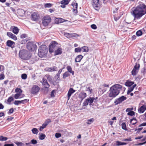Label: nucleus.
Returning a JSON list of instances; mask_svg holds the SVG:
<instances>
[{
	"label": "nucleus",
	"mask_w": 146,
	"mask_h": 146,
	"mask_svg": "<svg viewBox=\"0 0 146 146\" xmlns=\"http://www.w3.org/2000/svg\"><path fill=\"white\" fill-rule=\"evenodd\" d=\"M15 44V42L10 40H8L6 43V45L7 46L12 48L14 47Z\"/></svg>",
	"instance_id": "obj_19"
},
{
	"label": "nucleus",
	"mask_w": 146,
	"mask_h": 146,
	"mask_svg": "<svg viewBox=\"0 0 146 146\" xmlns=\"http://www.w3.org/2000/svg\"><path fill=\"white\" fill-rule=\"evenodd\" d=\"M27 77V75L25 74H23L21 75V78L23 79H25Z\"/></svg>",
	"instance_id": "obj_49"
},
{
	"label": "nucleus",
	"mask_w": 146,
	"mask_h": 146,
	"mask_svg": "<svg viewBox=\"0 0 146 146\" xmlns=\"http://www.w3.org/2000/svg\"><path fill=\"white\" fill-rule=\"evenodd\" d=\"M14 100L12 96L9 97L8 99L7 102H11Z\"/></svg>",
	"instance_id": "obj_48"
},
{
	"label": "nucleus",
	"mask_w": 146,
	"mask_h": 146,
	"mask_svg": "<svg viewBox=\"0 0 146 146\" xmlns=\"http://www.w3.org/2000/svg\"><path fill=\"white\" fill-rule=\"evenodd\" d=\"M134 84V82H133L130 81L129 80L127 81L125 83V85L127 86L130 87Z\"/></svg>",
	"instance_id": "obj_29"
},
{
	"label": "nucleus",
	"mask_w": 146,
	"mask_h": 146,
	"mask_svg": "<svg viewBox=\"0 0 146 146\" xmlns=\"http://www.w3.org/2000/svg\"><path fill=\"white\" fill-rule=\"evenodd\" d=\"M70 76V74L68 72H66L63 75V78L65 79L66 77Z\"/></svg>",
	"instance_id": "obj_35"
},
{
	"label": "nucleus",
	"mask_w": 146,
	"mask_h": 146,
	"mask_svg": "<svg viewBox=\"0 0 146 146\" xmlns=\"http://www.w3.org/2000/svg\"><path fill=\"white\" fill-rule=\"evenodd\" d=\"M72 5L73 6V12L77 13L78 4L76 2H73Z\"/></svg>",
	"instance_id": "obj_22"
},
{
	"label": "nucleus",
	"mask_w": 146,
	"mask_h": 146,
	"mask_svg": "<svg viewBox=\"0 0 146 146\" xmlns=\"http://www.w3.org/2000/svg\"><path fill=\"white\" fill-rule=\"evenodd\" d=\"M83 58V56L81 55H78L75 58V62H80Z\"/></svg>",
	"instance_id": "obj_28"
},
{
	"label": "nucleus",
	"mask_w": 146,
	"mask_h": 146,
	"mask_svg": "<svg viewBox=\"0 0 146 146\" xmlns=\"http://www.w3.org/2000/svg\"><path fill=\"white\" fill-rule=\"evenodd\" d=\"M8 138L7 137H4L3 136H0V141H5L7 140Z\"/></svg>",
	"instance_id": "obj_46"
},
{
	"label": "nucleus",
	"mask_w": 146,
	"mask_h": 146,
	"mask_svg": "<svg viewBox=\"0 0 146 146\" xmlns=\"http://www.w3.org/2000/svg\"><path fill=\"white\" fill-rule=\"evenodd\" d=\"M127 98L124 96H122L116 99L114 102L115 105H117L120 104L124 101L126 100Z\"/></svg>",
	"instance_id": "obj_12"
},
{
	"label": "nucleus",
	"mask_w": 146,
	"mask_h": 146,
	"mask_svg": "<svg viewBox=\"0 0 146 146\" xmlns=\"http://www.w3.org/2000/svg\"><path fill=\"white\" fill-rule=\"evenodd\" d=\"M92 4L93 7L97 10L100 6L99 0H93Z\"/></svg>",
	"instance_id": "obj_13"
},
{
	"label": "nucleus",
	"mask_w": 146,
	"mask_h": 146,
	"mask_svg": "<svg viewBox=\"0 0 146 146\" xmlns=\"http://www.w3.org/2000/svg\"><path fill=\"white\" fill-rule=\"evenodd\" d=\"M132 10L135 19H138L146 14V5L141 3L135 8H133Z\"/></svg>",
	"instance_id": "obj_1"
},
{
	"label": "nucleus",
	"mask_w": 146,
	"mask_h": 146,
	"mask_svg": "<svg viewBox=\"0 0 146 146\" xmlns=\"http://www.w3.org/2000/svg\"><path fill=\"white\" fill-rule=\"evenodd\" d=\"M87 96L86 93L84 92H81L79 94L78 97L80 99L81 101H82Z\"/></svg>",
	"instance_id": "obj_17"
},
{
	"label": "nucleus",
	"mask_w": 146,
	"mask_h": 146,
	"mask_svg": "<svg viewBox=\"0 0 146 146\" xmlns=\"http://www.w3.org/2000/svg\"><path fill=\"white\" fill-rule=\"evenodd\" d=\"M29 100L28 99H25L20 101V104H25Z\"/></svg>",
	"instance_id": "obj_43"
},
{
	"label": "nucleus",
	"mask_w": 146,
	"mask_h": 146,
	"mask_svg": "<svg viewBox=\"0 0 146 146\" xmlns=\"http://www.w3.org/2000/svg\"><path fill=\"white\" fill-rule=\"evenodd\" d=\"M136 35L137 36H140L142 35V32L141 30L137 31L136 33Z\"/></svg>",
	"instance_id": "obj_44"
},
{
	"label": "nucleus",
	"mask_w": 146,
	"mask_h": 146,
	"mask_svg": "<svg viewBox=\"0 0 146 146\" xmlns=\"http://www.w3.org/2000/svg\"><path fill=\"white\" fill-rule=\"evenodd\" d=\"M82 51V52H87L89 51L88 47L86 46H84L81 47Z\"/></svg>",
	"instance_id": "obj_31"
},
{
	"label": "nucleus",
	"mask_w": 146,
	"mask_h": 146,
	"mask_svg": "<svg viewBox=\"0 0 146 146\" xmlns=\"http://www.w3.org/2000/svg\"><path fill=\"white\" fill-rule=\"evenodd\" d=\"M101 86H102L103 87H105V88H106V89H107V90L109 88V85L108 84L104 83L103 85H101Z\"/></svg>",
	"instance_id": "obj_52"
},
{
	"label": "nucleus",
	"mask_w": 146,
	"mask_h": 146,
	"mask_svg": "<svg viewBox=\"0 0 146 146\" xmlns=\"http://www.w3.org/2000/svg\"><path fill=\"white\" fill-rule=\"evenodd\" d=\"M75 92V90H74L73 88H70L69 90L68 94L67 96L68 100H69L72 94Z\"/></svg>",
	"instance_id": "obj_20"
},
{
	"label": "nucleus",
	"mask_w": 146,
	"mask_h": 146,
	"mask_svg": "<svg viewBox=\"0 0 146 146\" xmlns=\"http://www.w3.org/2000/svg\"><path fill=\"white\" fill-rule=\"evenodd\" d=\"M107 90L106 88H105L102 86H101L98 89V93L100 95L102 94Z\"/></svg>",
	"instance_id": "obj_16"
},
{
	"label": "nucleus",
	"mask_w": 146,
	"mask_h": 146,
	"mask_svg": "<svg viewBox=\"0 0 146 146\" xmlns=\"http://www.w3.org/2000/svg\"><path fill=\"white\" fill-rule=\"evenodd\" d=\"M94 118H91L87 120L86 123L88 124H91L94 121Z\"/></svg>",
	"instance_id": "obj_36"
},
{
	"label": "nucleus",
	"mask_w": 146,
	"mask_h": 146,
	"mask_svg": "<svg viewBox=\"0 0 146 146\" xmlns=\"http://www.w3.org/2000/svg\"><path fill=\"white\" fill-rule=\"evenodd\" d=\"M146 104L143 100H142L139 105L141 106L138 109V110L139 113H143L146 110Z\"/></svg>",
	"instance_id": "obj_8"
},
{
	"label": "nucleus",
	"mask_w": 146,
	"mask_h": 146,
	"mask_svg": "<svg viewBox=\"0 0 146 146\" xmlns=\"http://www.w3.org/2000/svg\"><path fill=\"white\" fill-rule=\"evenodd\" d=\"M137 123L136 119L134 117L130 120V123L132 125H134L136 124Z\"/></svg>",
	"instance_id": "obj_33"
},
{
	"label": "nucleus",
	"mask_w": 146,
	"mask_h": 146,
	"mask_svg": "<svg viewBox=\"0 0 146 146\" xmlns=\"http://www.w3.org/2000/svg\"><path fill=\"white\" fill-rule=\"evenodd\" d=\"M14 104L16 105H18L21 104L20 100H15L14 102Z\"/></svg>",
	"instance_id": "obj_56"
},
{
	"label": "nucleus",
	"mask_w": 146,
	"mask_h": 146,
	"mask_svg": "<svg viewBox=\"0 0 146 146\" xmlns=\"http://www.w3.org/2000/svg\"><path fill=\"white\" fill-rule=\"evenodd\" d=\"M138 71L133 69L131 72V74L133 76H135L138 72Z\"/></svg>",
	"instance_id": "obj_37"
},
{
	"label": "nucleus",
	"mask_w": 146,
	"mask_h": 146,
	"mask_svg": "<svg viewBox=\"0 0 146 146\" xmlns=\"http://www.w3.org/2000/svg\"><path fill=\"white\" fill-rule=\"evenodd\" d=\"M42 21L43 25L46 27L51 22V18L49 15H46L42 17Z\"/></svg>",
	"instance_id": "obj_5"
},
{
	"label": "nucleus",
	"mask_w": 146,
	"mask_h": 146,
	"mask_svg": "<svg viewBox=\"0 0 146 146\" xmlns=\"http://www.w3.org/2000/svg\"><path fill=\"white\" fill-rule=\"evenodd\" d=\"M5 77V75L3 74H0V80L3 79Z\"/></svg>",
	"instance_id": "obj_55"
},
{
	"label": "nucleus",
	"mask_w": 146,
	"mask_h": 146,
	"mask_svg": "<svg viewBox=\"0 0 146 146\" xmlns=\"http://www.w3.org/2000/svg\"><path fill=\"white\" fill-rule=\"evenodd\" d=\"M127 114L128 115H129L131 116H133L135 115V112L132 110L131 111H129V112H128L127 113Z\"/></svg>",
	"instance_id": "obj_47"
},
{
	"label": "nucleus",
	"mask_w": 146,
	"mask_h": 146,
	"mask_svg": "<svg viewBox=\"0 0 146 146\" xmlns=\"http://www.w3.org/2000/svg\"><path fill=\"white\" fill-rule=\"evenodd\" d=\"M91 28L93 29H96L97 28L96 25L95 24H92L91 25Z\"/></svg>",
	"instance_id": "obj_53"
},
{
	"label": "nucleus",
	"mask_w": 146,
	"mask_h": 146,
	"mask_svg": "<svg viewBox=\"0 0 146 146\" xmlns=\"http://www.w3.org/2000/svg\"><path fill=\"white\" fill-rule=\"evenodd\" d=\"M62 49L61 48L58 47L54 51L55 52L54 55H57L61 54L62 52Z\"/></svg>",
	"instance_id": "obj_23"
},
{
	"label": "nucleus",
	"mask_w": 146,
	"mask_h": 146,
	"mask_svg": "<svg viewBox=\"0 0 146 146\" xmlns=\"http://www.w3.org/2000/svg\"><path fill=\"white\" fill-rule=\"evenodd\" d=\"M82 51V49L80 47H78L77 48H76L74 50V51L75 52H80Z\"/></svg>",
	"instance_id": "obj_45"
},
{
	"label": "nucleus",
	"mask_w": 146,
	"mask_h": 146,
	"mask_svg": "<svg viewBox=\"0 0 146 146\" xmlns=\"http://www.w3.org/2000/svg\"><path fill=\"white\" fill-rule=\"evenodd\" d=\"M17 13L19 16L22 17L24 14L25 11L22 9H19L17 10Z\"/></svg>",
	"instance_id": "obj_27"
},
{
	"label": "nucleus",
	"mask_w": 146,
	"mask_h": 146,
	"mask_svg": "<svg viewBox=\"0 0 146 146\" xmlns=\"http://www.w3.org/2000/svg\"><path fill=\"white\" fill-rule=\"evenodd\" d=\"M125 88L124 87H123L120 84H115L110 88L108 96L109 98H111L110 99L111 100L119 94L121 90H125Z\"/></svg>",
	"instance_id": "obj_2"
},
{
	"label": "nucleus",
	"mask_w": 146,
	"mask_h": 146,
	"mask_svg": "<svg viewBox=\"0 0 146 146\" xmlns=\"http://www.w3.org/2000/svg\"><path fill=\"white\" fill-rule=\"evenodd\" d=\"M70 0H62L61 1L60 3L62 5H67L68 4Z\"/></svg>",
	"instance_id": "obj_32"
},
{
	"label": "nucleus",
	"mask_w": 146,
	"mask_h": 146,
	"mask_svg": "<svg viewBox=\"0 0 146 146\" xmlns=\"http://www.w3.org/2000/svg\"><path fill=\"white\" fill-rule=\"evenodd\" d=\"M15 143L17 145V146H22L23 145V143L22 142H18L16 141Z\"/></svg>",
	"instance_id": "obj_51"
},
{
	"label": "nucleus",
	"mask_w": 146,
	"mask_h": 146,
	"mask_svg": "<svg viewBox=\"0 0 146 146\" xmlns=\"http://www.w3.org/2000/svg\"><path fill=\"white\" fill-rule=\"evenodd\" d=\"M64 35L68 38H71L79 36L78 34L76 33H65Z\"/></svg>",
	"instance_id": "obj_14"
},
{
	"label": "nucleus",
	"mask_w": 146,
	"mask_h": 146,
	"mask_svg": "<svg viewBox=\"0 0 146 146\" xmlns=\"http://www.w3.org/2000/svg\"><path fill=\"white\" fill-rule=\"evenodd\" d=\"M14 111L13 109V108H11L9 109L8 113V114H11Z\"/></svg>",
	"instance_id": "obj_58"
},
{
	"label": "nucleus",
	"mask_w": 146,
	"mask_h": 146,
	"mask_svg": "<svg viewBox=\"0 0 146 146\" xmlns=\"http://www.w3.org/2000/svg\"><path fill=\"white\" fill-rule=\"evenodd\" d=\"M65 20L60 18H57L55 19V22L57 23H60L65 21Z\"/></svg>",
	"instance_id": "obj_25"
},
{
	"label": "nucleus",
	"mask_w": 146,
	"mask_h": 146,
	"mask_svg": "<svg viewBox=\"0 0 146 146\" xmlns=\"http://www.w3.org/2000/svg\"><path fill=\"white\" fill-rule=\"evenodd\" d=\"M97 98H96L94 97H90L86 99L83 103L84 106H86L89 104L90 105H91L94 100H96Z\"/></svg>",
	"instance_id": "obj_7"
},
{
	"label": "nucleus",
	"mask_w": 146,
	"mask_h": 146,
	"mask_svg": "<svg viewBox=\"0 0 146 146\" xmlns=\"http://www.w3.org/2000/svg\"><path fill=\"white\" fill-rule=\"evenodd\" d=\"M12 27L13 32L15 34H17L18 33L19 31V29L18 28L15 26H13Z\"/></svg>",
	"instance_id": "obj_24"
},
{
	"label": "nucleus",
	"mask_w": 146,
	"mask_h": 146,
	"mask_svg": "<svg viewBox=\"0 0 146 146\" xmlns=\"http://www.w3.org/2000/svg\"><path fill=\"white\" fill-rule=\"evenodd\" d=\"M7 35L9 37L15 40H17V36L13 34L10 32H7Z\"/></svg>",
	"instance_id": "obj_18"
},
{
	"label": "nucleus",
	"mask_w": 146,
	"mask_h": 146,
	"mask_svg": "<svg viewBox=\"0 0 146 146\" xmlns=\"http://www.w3.org/2000/svg\"><path fill=\"white\" fill-rule=\"evenodd\" d=\"M115 144L116 146L121 145H122V142L118 141H116Z\"/></svg>",
	"instance_id": "obj_50"
},
{
	"label": "nucleus",
	"mask_w": 146,
	"mask_h": 146,
	"mask_svg": "<svg viewBox=\"0 0 146 146\" xmlns=\"http://www.w3.org/2000/svg\"><path fill=\"white\" fill-rule=\"evenodd\" d=\"M42 84L45 89H48L50 86V85L48 83L46 80L44 78H43L42 80Z\"/></svg>",
	"instance_id": "obj_15"
},
{
	"label": "nucleus",
	"mask_w": 146,
	"mask_h": 146,
	"mask_svg": "<svg viewBox=\"0 0 146 146\" xmlns=\"http://www.w3.org/2000/svg\"><path fill=\"white\" fill-rule=\"evenodd\" d=\"M140 66L139 64L136 63L135 65L134 66L133 68L134 69L136 70L137 71H139V68H140Z\"/></svg>",
	"instance_id": "obj_34"
},
{
	"label": "nucleus",
	"mask_w": 146,
	"mask_h": 146,
	"mask_svg": "<svg viewBox=\"0 0 146 146\" xmlns=\"http://www.w3.org/2000/svg\"><path fill=\"white\" fill-rule=\"evenodd\" d=\"M52 5L50 3H47L44 4V7L45 8L51 7Z\"/></svg>",
	"instance_id": "obj_41"
},
{
	"label": "nucleus",
	"mask_w": 146,
	"mask_h": 146,
	"mask_svg": "<svg viewBox=\"0 0 146 146\" xmlns=\"http://www.w3.org/2000/svg\"><path fill=\"white\" fill-rule=\"evenodd\" d=\"M55 137L57 138H59L61 136V134L59 133H56L55 135Z\"/></svg>",
	"instance_id": "obj_57"
},
{
	"label": "nucleus",
	"mask_w": 146,
	"mask_h": 146,
	"mask_svg": "<svg viewBox=\"0 0 146 146\" xmlns=\"http://www.w3.org/2000/svg\"><path fill=\"white\" fill-rule=\"evenodd\" d=\"M32 132L35 134H37L38 133V131L36 128H33L31 130Z\"/></svg>",
	"instance_id": "obj_39"
},
{
	"label": "nucleus",
	"mask_w": 146,
	"mask_h": 146,
	"mask_svg": "<svg viewBox=\"0 0 146 146\" xmlns=\"http://www.w3.org/2000/svg\"><path fill=\"white\" fill-rule=\"evenodd\" d=\"M133 110V108H127L126 109V112H129Z\"/></svg>",
	"instance_id": "obj_61"
},
{
	"label": "nucleus",
	"mask_w": 146,
	"mask_h": 146,
	"mask_svg": "<svg viewBox=\"0 0 146 146\" xmlns=\"http://www.w3.org/2000/svg\"><path fill=\"white\" fill-rule=\"evenodd\" d=\"M122 128L125 130H127V129L126 128V126L125 123L123 122L121 124Z\"/></svg>",
	"instance_id": "obj_40"
},
{
	"label": "nucleus",
	"mask_w": 146,
	"mask_h": 146,
	"mask_svg": "<svg viewBox=\"0 0 146 146\" xmlns=\"http://www.w3.org/2000/svg\"><path fill=\"white\" fill-rule=\"evenodd\" d=\"M31 20L34 21H37L40 18L39 15L37 12H34L31 14Z\"/></svg>",
	"instance_id": "obj_10"
},
{
	"label": "nucleus",
	"mask_w": 146,
	"mask_h": 146,
	"mask_svg": "<svg viewBox=\"0 0 146 146\" xmlns=\"http://www.w3.org/2000/svg\"><path fill=\"white\" fill-rule=\"evenodd\" d=\"M146 126V122L143 123L139 125V127L144 126Z\"/></svg>",
	"instance_id": "obj_62"
},
{
	"label": "nucleus",
	"mask_w": 146,
	"mask_h": 146,
	"mask_svg": "<svg viewBox=\"0 0 146 146\" xmlns=\"http://www.w3.org/2000/svg\"><path fill=\"white\" fill-rule=\"evenodd\" d=\"M46 135L42 133H41L39 137V139L40 140H43L45 138Z\"/></svg>",
	"instance_id": "obj_42"
},
{
	"label": "nucleus",
	"mask_w": 146,
	"mask_h": 146,
	"mask_svg": "<svg viewBox=\"0 0 146 146\" xmlns=\"http://www.w3.org/2000/svg\"><path fill=\"white\" fill-rule=\"evenodd\" d=\"M4 146H14V145L13 144H5L4 145Z\"/></svg>",
	"instance_id": "obj_64"
},
{
	"label": "nucleus",
	"mask_w": 146,
	"mask_h": 146,
	"mask_svg": "<svg viewBox=\"0 0 146 146\" xmlns=\"http://www.w3.org/2000/svg\"><path fill=\"white\" fill-rule=\"evenodd\" d=\"M58 44L56 41L51 42L49 46V50L50 52H53L58 47Z\"/></svg>",
	"instance_id": "obj_6"
},
{
	"label": "nucleus",
	"mask_w": 146,
	"mask_h": 146,
	"mask_svg": "<svg viewBox=\"0 0 146 146\" xmlns=\"http://www.w3.org/2000/svg\"><path fill=\"white\" fill-rule=\"evenodd\" d=\"M92 89H91L90 87H86V91H89L90 93H91L92 92Z\"/></svg>",
	"instance_id": "obj_54"
},
{
	"label": "nucleus",
	"mask_w": 146,
	"mask_h": 146,
	"mask_svg": "<svg viewBox=\"0 0 146 146\" xmlns=\"http://www.w3.org/2000/svg\"><path fill=\"white\" fill-rule=\"evenodd\" d=\"M15 92L17 93H22L23 90L20 88H17L15 90Z\"/></svg>",
	"instance_id": "obj_38"
},
{
	"label": "nucleus",
	"mask_w": 146,
	"mask_h": 146,
	"mask_svg": "<svg viewBox=\"0 0 146 146\" xmlns=\"http://www.w3.org/2000/svg\"><path fill=\"white\" fill-rule=\"evenodd\" d=\"M132 140L131 139V137H129L128 138L125 139L124 140V141H131Z\"/></svg>",
	"instance_id": "obj_60"
},
{
	"label": "nucleus",
	"mask_w": 146,
	"mask_h": 146,
	"mask_svg": "<svg viewBox=\"0 0 146 146\" xmlns=\"http://www.w3.org/2000/svg\"><path fill=\"white\" fill-rule=\"evenodd\" d=\"M136 86V84H134V85L132 86H130L128 88V90L127 91V94H129L133 90L134 88Z\"/></svg>",
	"instance_id": "obj_26"
},
{
	"label": "nucleus",
	"mask_w": 146,
	"mask_h": 146,
	"mask_svg": "<svg viewBox=\"0 0 146 146\" xmlns=\"http://www.w3.org/2000/svg\"><path fill=\"white\" fill-rule=\"evenodd\" d=\"M40 88L37 86L34 85L32 87L31 90V93L33 94H36L39 91Z\"/></svg>",
	"instance_id": "obj_11"
},
{
	"label": "nucleus",
	"mask_w": 146,
	"mask_h": 146,
	"mask_svg": "<svg viewBox=\"0 0 146 146\" xmlns=\"http://www.w3.org/2000/svg\"><path fill=\"white\" fill-rule=\"evenodd\" d=\"M26 37V35L25 34H22L21 36V37L22 38H24Z\"/></svg>",
	"instance_id": "obj_63"
},
{
	"label": "nucleus",
	"mask_w": 146,
	"mask_h": 146,
	"mask_svg": "<svg viewBox=\"0 0 146 146\" xmlns=\"http://www.w3.org/2000/svg\"><path fill=\"white\" fill-rule=\"evenodd\" d=\"M25 96V95L24 94L17 93L15 94L14 97L15 99H17L19 98H21Z\"/></svg>",
	"instance_id": "obj_21"
},
{
	"label": "nucleus",
	"mask_w": 146,
	"mask_h": 146,
	"mask_svg": "<svg viewBox=\"0 0 146 146\" xmlns=\"http://www.w3.org/2000/svg\"><path fill=\"white\" fill-rule=\"evenodd\" d=\"M19 58L23 60L29 59L32 56L31 53L25 49L20 50L19 52Z\"/></svg>",
	"instance_id": "obj_3"
},
{
	"label": "nucleus",
	"mask_w": 146,
	"mask_h": 146,
	"mask_svg": "<svg viewBox=\"0 0 146 146\" xmlns=\"http://www.w3.org/2000/svg\"><path fill=\"white\" fill-rule=\"evenodd\" d=\"M48 52L47 46L45 45H42L39 48L38 54L40 57H44L46 56Z\"/></svg>",
	"instance_id": "obj_4"
},
{
	"label": "nucleus",
	"mask_w": 146,
	"mask_h": 146,
	"mask_svg": "<svg viewBox=\"0 0 146 146\" xmlns=\"http://www.w3.org/2000/svg\"><path fill=\"white\" fill-rule=\"evenodd\" d=\"M68 70V72H69L70 73H72V75H74V72L72 70V68L70 66H68L66 68Z\"/></svg>",
	"instance_id": "obj_30"
},
{
	"label": "nucleus",
	"mask_w": 146,
	"mask_h": 146,
	"mask_svg": "<svg viewBox=\"0 0 146 146\" xmlns=\"http://www.w3.org/2000/svg\"><path fill=\"white\" fill-rule=\"evenodd\" d=\"M31 142L32 143L34 144H36L37 143V141H36V140L34 139L31 140Z\"/></svg>",
	"instance_id": "obj_59"
},
{
	"label": "nucleus",
	"mask_w": 146,
	"mask_h": 146,
	"mask_svg": "<svg viewBox=\"0 0 146 146\" xmlns=\"http://www.w3.org/2000/svg\"><path fill=\"white\" fill-rule=\"evenodd\" d=\"M27 47L29 50L34 51L36 49L37 46L32 42H29L27 44Z\"/></svg>",
	"instance_id": "obj_9"
}]
</instances>
